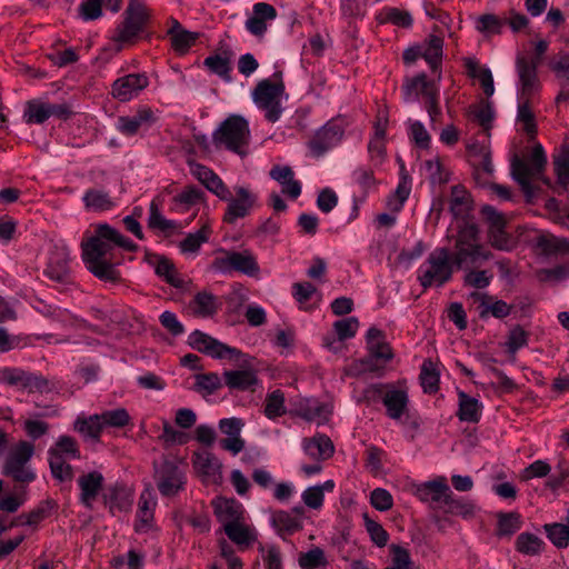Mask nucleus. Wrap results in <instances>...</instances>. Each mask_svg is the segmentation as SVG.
<instances>
[{
    "instance_id": "9",
    "label": "nucleus",
    "mask_w": 569,
    "mask_h": 569,
    "mask_svg": "<svg viewBox=\"0 0 569 569\" xmlns=\"http://www.w3.org/2000/svg\"><path fill=\"white\" fill-rule=\"evenodd\" d=\"M150 19V11L142 0H130L123 13V21L116 31V41L132 42L141 32Z\"/></svg>"
},
{
    "instance_id": "16",
    "label": "nucleus",
    "mask_w": 569,
    "mask_h": 569,
    "mask_svg": "<svg viewBox=\"0 0 569 569\" xmlns=\"http://www.w3.org/2000/svg\"><path fill=\"white\" fill-rule=\"evenodd\" d=\"M218 427L220 432L227 436V438L221 439L219 442L221 449L233 456L240 453L246 447V441L241 438L244 421L237 417L223 418L219 421Z\"/></svg>"
},
{
    "instance_id": "17",
    "label": "nucleus",
    "mask_w": 569,
    "mask_h": 569,
    "mask_svg": "<svg viewBox=\"0 0 569 569\" xmlns=\"http://www.w3.org/2000/svg\"><path fill=\"white\" fill-rule=\"evenodd\" d=\"M342 127L335 121H329L316 132L315 137L309 141L308 146L311 153L319 158L323 156L328 150L336 147L342 140Z\"/></svg>"
},
{
    "instance_id": "62",
    "label": "nucleus",
    "mask_w": 569,
    "mask_h": 569,
    "mask_svg": "<svg viewBox=\"0 0 569 569\" xmlns=\"http://www.w3.org/2000/svg\"><path fill=\"white\" fill-rule=\"evenodd\" d=\"M443 40L438 36H430L428 46L422 51V58L428 62L431 69H436L442 57Z\"/></svg>"
},
{
    "instance_id": "18",
    "label": "nucleus",
    "mask_w": 569,
    "mask_h": 569,
    "mask_svg": "<svg viewBox=\"0 0 569 569\" xmlns=\"http://www.w3.org/2000/svg\"><path fill=\"white\" fill-rule=\"evenodd\" d=\"M70 250L66 244H54L49 254L44 274L57 282L68 283L70 280Z\"/></svg>"
},
{
    "instance_id": "60",
    "label": "nucleus",
    "mask_w": 569,
    "mask_h": 569,
    "mask_svg": "<svg viewBox=\"0 0 569 569\" xmlns=\"http://www.w3.org/2000/svg\"><path fill=\"white\" fill-rule=\"evenodd\" d=\"M216 512L224 525L227 521H240L243 516V508L236 500H224L217 507Z\"/></svg>"
},
{
    "instance_id": "26",
    "label": "nucleus",
    "mask_w": 569,
    "mask_h": 569,
    "mask_svg": "<svg viewBox=\"0 0 569 569\" xmlns=\"http://www.w3.org/2000/svg\"><path fill=\"white\" fill-rule=\"evenodd\" d=\"M148 228L163 233L166 237L173 234L181 228V224L176 220L167 219L160 209V203L153 199L149 206V216L147 221Z\"/></svg>"
},
{
    "instance_id": "40",
    "label": "nucleus",
    "mask_w": 569,
    "mask_h": 569,
    "mask_svg": "<svg viewBox=\"0 0 569 569\" xmlns=\"http://www.w3.org/2000/svg\"><path fill=\"white\" fill-rule=\"evenodd\" d=\"M297 413L307 421H316L320 423L327 420L329 410L325 405L316 399H306L299 403Z\"/></svg>"
},
{
    "instance_id": "31",
    "label": "nucleus",
    "mask_w": 569,
    "mask_h": 569,
    "mask_svg": "<svg viewBox=\"0 0 569 569\" xmlns=\"http://www.w3.org/2000/svg\"><path fill=\"white\" fill-rule=\"evenodd\" d=\"M303 450L307 456L317 461L326 460L335 452L331 439L325 435H317L310 439H305Z\"/></svg>"
},
{
    "instance_id": "55",
    "label": "nucleus",
    "mask_w": 569,
    "mask_h": 569,
    "mask_svg": "<svg viewBox=\"0 0 569 569\" xmlns=\"http://www.w3.org/2000/svg\"><path fill=\"white\" fill-rule=\"evenodd\" d=\"M521 517L517 512L500 513L498 517L497 536L510 537L521 528Z\"/></svg>"
},
{
    "instance_id": "12",
    "label": "nucleus",
    "mask_w": 569,
    "mask_h": 569,
    "mask_svg": "<svg viewBox=\"0 0 569 569\" xmlns=\"http://www.w3.org/2000/svg\"><path fill=\"white\" fill-rule=\"evenodd\" d=\"M481 213L488 222V239L490 244L501 251H510L515 247L512 237L506 231L507 219L492 206H485Z\"/></svg>"
},
{
    "instance_id": "33",
    "label": "nucleus",
    "mask_w": 569,
    "mask_h": 569,
    "mask_svg": "<svg viewBox=\"0 0 569 569\" xmlns=\"http://www.w3.org/2000/svg\"><path fill=\"white\" fill-rule=\"evenodd\" d=\"M459 409L457 416L460 421L478 422L481 417L482 405L478 399L470 397L465 391H458Z\"/></svg>"
},
{
    "instance_id": "29",
    "label": "nucleus",
    "mask_w": 569,
    "mask_h": 569,
    "mask_svg": "<svg viewBox=\"0 0 569 569\" xmlns=\"http://www.w3.org/2000/svg\"><path fill=\"white\" fill-rule=\"evenodd\" d=\"M271 525L277 533L286 540L287 537H290L302 529V519L292 516L288 511L277 510L271 515Z\"/></svg>"
},
{
    "instance_id": "10",
    "label": "nucleus",
    "mask_w": 569,
    "mask_h": 569,
    "mask_svg": "<svg viewBox=\"0 0 569 569\" xmlns=\"http://www.w3.org/2000/svg\"><path fill=\"white\" fill-rule=\"evenodd\" d=\"M153 478L161 496L172 497L186 485V472L173 459H163L161 462L153 463Z\"/></svg>"
},
{
    "instance_id": "5",
    "label": "nucleus",
    "mask_w": 569,
    "mask_h": 569,
    "mask_svg": "<svg viewBox=\"0 0 569 569\" xmlns=\"http://www.w3.org/2000/svg\"><path fill=\"white\" fill-rule=\"evenodd\" d=\"M547 164V156L541 144L532 148L529 161L523 160L518 154L511 158V176L521 187L526 196L531 197L533 188L531 179L540 178Z\"/></svg>"
},
{
    "instance_id": "43",
    "label": "nucleus",
    "mask_w": 569,
    "mask_h": 569,
    "mask_svg": "<svg viewBox=\"0 0 569 569\" xmlns=\"http://www.w3.org/2000/svg\"><path fill=\"white\" fill-rule=\"evenodd\" d=\"M224 381L230 389L248 390L258 380L254 372L250 370H232L224 372Z\"/></svg>"
},
{
    "instance_id": "20",
    "label": "nucleus",
    "mask_w": 569,
    "mask_h": 569,
    "mask_svg": "<svg viewBox=\"0 0 569 569\" xmlns=\"http://www.w3.org/2000/svg\"><path fill=\"white\" fill-rule=\"evenodd\" d=\"M149 84L144 73H130L118 78L112 83V96L121 102L130 101Z\"/></svg>"
},
{
    "instance_id": "47",
    "label": "nucleus",
    "mask_w": 569,
    "mask_h": 569,
    "mask_svg": "<svg viewBox=\"0 0 569 569\" xmlns=\"http://www.w3.org/2000/svg\"><path fill=\"white\" fill-rule=\"evenodd\" d=\"M190 307L196 316L211 317L217 312L216 297L209 292H198L190 303Z\"/></svg>"
},
{
    "instance_id": "50",
    "label": "nucleus",
    "mask_w": 569,
    "mask_h": 569,
    "mask_svg": "<svg viewBox=\"0 0 569 569\" xmlns=\"http://www.w3.org/2000/svg\"><path fill=\"white\" fill-rule=\"evenodd\" d=\"M446 506H448L451 513L461 516L463 519L473 518L478 511V507L475 502L463 498L455 497L452 491L450 492V498L447 499Z\"/></svg>"
},
{
    "instance_id": "8",
    "label": "nucleus",
    "mask_w": 569,
    "mask_h": 569,
    "mask_svg": "<svg viewBox=\"0 0 569 569\" xmlns=\"http://www.w3.org/2000/svg\"><path fill=\"white\" fill-rule=\"evenodd\" d=\"M211 269L223 274L240 272L249 277H254L260 271L256 257L249 250L226 249L217 251L211 262Z\"/></svg>"
},
{
    "instance_id": "59",
    "label": "nucleus",
    "mask_w": 569,
    "mask_h": 569,
    "mask_svg": "<svg viewBox=\"0 0 569 569\" xmlns=\"http://www.w3.org/2000/svg\"><path fill=\"white\" fill-rule=\"evenodd\" d=\"M168 34L171 39V46L174 51L184 53L187 52L198 39V33L190 32L187 30L177 31V30H168Z\"/></svg>"
},
{
    "instance_id": "64",
    "label": "nucleus",
    "mask_w": 569,
    "mask_h": 569,
    "mask_svg": "<svg viewBox=\"0 0 569 569\" xmlns=\"http://www.w3.org/2000/svg\"><path fill=\"white\" fill-rule=\"evenodd\" d=\"M555 171L558 183L566 188L569 184V148H565L555 159Z\"/></svg>"
},
{
    "instance_id": "52",
    "label": "nucleus",
    "mask_w": 569,
    "mask_h": 569,
    "mask_svg": "<svg viewBox=\"0 0 569 569\" xmlns=\"http://www.w3.org/2000/svg\"><path fill=\"white\" fill-rule=\"evenodd\" d=\"M531 99H519L517 120L523 124V131L528 136L533 137L537 133V123L530 107Z\"/></svg>"
},
{
    "instance_id": "54",
    "label": "nucleus",
    "mask_w": 569,
    "mask_h": 569,
    "mask_svg": "<svg viewBox=\"0 0 569 569\" xmlns=\"http://www.w3.org/2000/svg\"><path fill=\"white\" fill-rule=\"evenodd\" d=\"M263 412L269 419H276L286 413L284 393L280 389L267 395Z\"/></svg>"
},
{
    "instance_id": "53",
    "label": "nucleus",
    "mask_w": 569,
    "mask_h": 569,
    "mask_svg": "<svg viewBox=\"0 0 569 569\" xmlns=\"http://www.w3.org/2000/svg\"><path fill=\"white\" fill-rule=\"evenodd\" d=\"M530 333L520 325L513 326L507 336L505 347L508 353L516 355L518 350L526 347L529 341Z\"/></svg>"
},
{
    "instance_id": "61",
    "label": "nucleus",
    "mask_w": 569,
    "mask_h": 569,
    "mask_svg": "<svg viewBox=\"0 0 569 569\" xmlns=\"http://www.w3.org/2000/svg\"><path fill=\"white\" fill-rule=\"evenodd\" d=\"M463 284L476 289L487 288L493 276L488 270H477V268L465 269Z\"/></svg>"
},
{
    "instance_id": "1",
    "label": "nucleus",
    "mask_w": 569,
    "mask_h": 569,
    "mask_svg": "<svg viewBox=\"0 0 569 569\" xmlns=\"http://www.w3.org/2000/svg\"><path fill=\"white\" fill-rule=\"evenodd\" d=\"M81 257L87 269L98 279L118 282L120 273L114 260V249L121 248L134 252L138 246L108 223L96 226L91 236L81 241Z\"/></svg>"
},
{
    "instance_id": "2",
    "label": "nucleus",
    "mask_w": 569,
    "mask_h": 569,
    "mask_svg": "<svg viewBox=\"0 0 569 569\" xmlns=\"http://www.w3.org/2000/svg\"><path fill=\"white\" fill-rule=\"evenodd\" d=\"M492 258V252L480 242V232L473 221H463L457 226L453 250L450 259L457 269L479 268Z\"/></svg>"
},
{
    "instance_id": "44",
    "label": "nucleus",
    "mask_w": 569,
    "mask_h": 569,
    "mask_svg": "<svg viewBox=\"0 0 569 569\" xmlns=\"http://www.w3.org/2000/svg\"><path fill=\"white\" fill-rule=\"evenodd\" d=\"M567 523H547L543 529L548 539L559 549L567 548L569 545V510L566 516Z\"/></svg>"
},
{
    "instance_id": "37",
    "label": "nucleus",
    "mask_w": 569,
    "mask_h": 569,
    "mask_svg": "<svg viewBox=\"0 0 569 569\" xmlns=\"http://www.w3.org/2000/svg\"><path fill=\"white\" fill-rule=\"evenodd\" d=\"M73 429L86 440L99 441L103 425L99 415H92L88 418L78 417L73 423Z\"/></svg>"
},
{
    "instance_id": "48",
    "label": "nucleus",
    "mask_w": 569,
    "mask_h": 569,
    "mask_svg": "<svg viewBox=\"0 0 569 569\" xmlns=\"http://www.w3.org/2000/svg\"><path fill=\"white\" fill-rule=\"evenodd\" d=\"M420 383L426 393H436L439 389V372L436 365L427 359L423 361L420 371Z\"/></svg>"
},
{
    "instance_id": "30",
    "label": "nucleus",
    "mask_w": 569,
    "mask_h": 569,
    "mask_svg": "<svg viewBox=\"0 0 569 569\" xmlns=\"http://www.w3.org/2000/svg\"><path fill=\"white\" fill-rule=\"evenodd\" d=\"M270 177L282 186V192L291 199H297L301 193V183L295 180V173L288 166H274L270 170Z\"/></svg>"
},
{
    "instance_id": "51",
    "label": "nucleus",
    "mask_w": 569,
    "mask_h": 569,
    "mask_svg": "<svg viewBox=\"0 0 569 569\" xmlns=\"http://www.w3.org/2000/svg\"><path fill=\"white\" fill-rule=\"evenodd\" d=\"M549 68L561 87L569 86V52H559L549 61Z\"/></svg>"
},
{
    "instance_id": "34",
    "label": "nucleus",
    "mask_w": 569,
    "mask_h": 569,
    "mask_svg": "<svg viewBox=\"0 0 569 569\" xmlns=\"http://www.w3.org/2000/svg\"><path fill=\"white\" fill-rule=\"evenodd\" d=\"M50 118L49 102L31 99L24 104L22 119L27 124H42Z\"/></svg>"
},
{
    "instance_id": "4",
    "label": "nucleus",
    "mask_w": 569,
    "mask_h": 569,
    "mask_svg": "<svg viewBox=\"0 0 569 569\" xmlns=\"http://www.w3.org/2000/svg\"><path fill=\"white\" fill-rule=\"evenodd\" d=\"M453 267L449 249L436 248L418 268L417 279L425 289L441 287L451 279Z\"/></svg>"
},
{
    "instance_id": "42",
    "label": "nucleus",
    "mask_w": 569,
    "mask_h": 569,
    "mask_svg": "<svg viewBox=\"0 0 569 569\" xmlns=\"http://www.w3.org/2000/svg\"><path fill=\"white\" fill-rule=\"evenodd\" d=\"M297 561L300 569H325L329 565L326 552L320 547L299 552Z\"/></svg>"
},
{
    "instance_id": "23",
    "label": "nucleus",
    "mask_w": 569,
    "mask_h": 569,
    "mask_svg": "<svg viewBox=\"0 0 569 569\" xmlns=\"http://www.w3.org/2000/svg\"><path fill=\"white\" fill-rule=\"evenodd\" d=\"M469 298L472 299L475 302L480 303V318H486L489 315H491L497 319H503L508 317L512 310L511 305H508L506 301L499 300L486 292L473 291L469 295Z\"/></svg>"
},
{
    "instance_id": "28",
    "label": "nucleus",
    "mask_w": 569,
    "mask_h": 569,
    "mask_svg": "<svg viewBox=\"0 0 569 569\" xmlns=\"http://www.w3.org/2000/svg\"><path fill=\"white\" fill-rule=\"evenodd\" d=\"M471 208L472 200L467 189L461 184L453 186L451 188L450 211L455 218L460 219L458 224L463 223V221H469L467 217Z\"/></svg>"
},
{
    "instance_id": "3",
    "label": "nucleus",
    "mask_w": 569,
    "mask_h": 569,
    "mask_svg": "<svg viewBox=\"0 0 569 569\" xmlns=\"http://www.w3.org/2000/svg\"><path fill=\"white\" fill-rule=\"evenodd\" d=\"M250 141L249 122L240 114H229L212 132V142L216 148L226 149L241 158L248 156Z\"/></svg>"
},
{
    "instance_id": "11",
    "label": "nucleus",
    "mask_w": 569,
    "mask_h": 569,
    "mask_svg": "<svg viewBox=\"0 0 569 569\" xmlns=\"http://www.w3.org/2000/svg\"><path fill=\"white\" fill-rule=\"evenodd\" d=\"M229 199L223 214V222L234 224L239 219L248 217L258 207V194L244 186H236L233 193L229 190Z\"/></svg>"
},
{
    "instance_id": "27",
    "label": "nucleus",
    "mask_w": 569,
    "mask_h": 569,
    "mask_svg": "<svg viewBox=\"0 0 569 569\" xmlns=\"http://www.w3.org/2000/svg\"><path fill=\"white\" fill-rule=\"evenodd\" d=\"M103 502L111 513L128 511L132 505V496L124 486L116 483L103 495Z\"/></svg>"
},
{
    "instance_id": "36",
    "label": "nucleus",
    "mask_w": 569,
    "mask_h": 569,
    "mask_svg": "<svg viewBox=\"0 0 569 569\" xmlns=\"http://www.w3.org/2000/svg\"><path fill=\"white\" fill-rule=\"evenodd\" d=\"M231 57L232 52L230 50H224L221 53H214L208 56L203 64L207 67L212 73L219 76L226 81L231 80L230 71H231Z\"/></svg>"
},
{
    "instance_id": "22",
    "label": "nucleus",
    "mask_w": 569,
    "mask_h": 569,
    "mask_svg": "<svg viewBox=\"0 0 569 569\" xmlns=\"http://www.w3.org/2000/svg\"><path fill=\"white\" fill-rule=\"evenodd\" d=\"M451 489L443 476L437 477L431 481L422 482L416 486L415 495L422 501L433 505H446L447 499L450 498Z\"/></svg>"
},
{
    "instance_id": "15",
    "label": "nucleus",
    "mask_w": 569,
    "mask_h": 569,
    "mask_svg": "<svg viewBox=\"0 0 569 569\" xmlns=\"http://www.w3.org/2000/svg\"><path fill=\"white\" fill-rule=\"evenodd\" d=\"M403 99L407 102L418 99L419 94L427 98V111L431 119L440 114L438 107L437 93L433 84L428 81L425 73L418 74L402 87Z\"/></svg>"
},
{
    "instance_id": "39",
    "label": "nucleus",
    "mask_w": 569,
    "mask_h": 569,
    "mask_svg": "<svg viewBox=\"0 0 569 569\" xmlns=\"http://www.w3.org/2000/svg\"><path fill=\"white\" fill-rule=\"evenodd\" d=\"M369 355L366 359L362 360V363L370 371H376L379 369V361L383 363L390 361L393 357L391 348L388 343L383 341H377L372 345L368 346Z\"/></svg>"
},
{
    "instance_id": "6",
    "label": "nucleus",
    "mask_w": 569,
    "mask_h": 569,
    "mask_svg": "<svg viewBox=\"0 0 569 569\" xmlns=\"http://www.w3.org/2000/svg\"><path fill=\"white\" fill-rule=\"evenodd\" d=\"M278 81L270 79L260 80L252 91V100L257 107L264 111V117L269 122H276L280 119L283 111L281 98L284 93V83L281 80V72H276Z\"/></svg>"
},
{
    "instance_id": "58",
    "label": "nucleus",
    "mask_w": 569,
    "mask_h": 569,
    "mask_svg": "<svg viewBox=\"0 0 569 569\" xmlns=\"http://www.w3.org/2000/svg\"><path fill=\"white\" fill-rule=\"evenodd\" d=\"M507 19H501L496 14L487 13L477 19L476 29L483 34H499Z\"/></svg>"
},
{
    "instance_id": "46",
    "label": "nucleus",
    "mask_w": 569,
    "mask_h": 569,
    "mask_svg": "<svg viewBox=\"0 0 569 569\" xmlns=\"http://www.w3.org/2000/svg\"><path fill=\"white\" fill-rule=\"evenodd\" d=\"M194 467L207 477L216 478L221 473V463L211 452H199L194 453L193 457Z\"/></svg>"
},
{
    "instance_id": "7",
    "label": "nucleus",
    "mask_w": 569,
    "mask_h": 569,
    "mask_svg": "<svg viewBox=\"0 0 569 569\" xmlns=\"http://www.w3.org/2000/svg\"><path fill=\"white\" fill-rule=\"evenodd\" d=\"M34 453V446L20 440L8 452L2 467V475L12 478L16 482L30 483L36 473L28 466Z\"/></svg>"
},
{
    "instance_id": "25",
    "label": "nucleus",
    "mask_w": 569,
    "mask_h": 569,
    "mask_svg": "<svg viewBox=\"0 0 569 569\" xmlns=\"http://www.w3.org/2000/svg\"><path fill=\"white\" fill-rule=\"evenodd\" d=\"M382 403L386 407L387 416L392 420H399L408 409V392L406 389H396L389 385L382 397Z\"/></svg>"
},
{
    "instance_id": "41",
    "label": "nucleus",
    "mask_w": 569,
    "mask_h": 569,
    "mask_svg": "<svg viewBox=\"0 0 569 569\" xmlns=\"http://www.w3.org/2000/svg\"><path fill=\"white\" fill-rule=\"evenodd\" d=\"M48 456L59 457L61 459H79L80 449L74 438L70 436H60L54 446L48 450Z\"/></svg>"
},
{
    "instance_id": "24",
    "label": "nucleus",
    "mask_w": 569,
    "mask_h": 569,
    "mask_svg": "<svg viewBox=\"0 0 569 569\" xmlns=\"http://www.w3.org/2000/svg\"><path fill=\"white\" fill-rule=\"evenodd\" d=\"M104 478L99 471H91L78 478L80 488V502L88 509H92L93 501L102 489Z\"/></svg>"
},
{
    "instance_id": "13",
    "label": "nucleus",
    "mask_w": 569,
    "mask_h": 569,
    "mask_svg": "<svg viewBox=\"0 0 569 569\" xmlns=\"http://www.w3.org/2000/svg\"><path fill=\"white\" fill-rule=\"evenodd\" d=\"M0 380L22 391L43 392L48 389V380L41 376L21 368L6 367L0 370Z\"/></svg>"
},
{
    "instance_id": "63",
    "label": "nucleus",
    "mask_w": 569,
    "mask_h": 569,
    "mask_svg": "<svg viewBox=\"0 0 569 569\" xmlns=\"http://www.w3.org/2000/svg\"><path fill=\"white\" fill-rule=\"evenodd\" d=\"M158 438L166 447L173 445H184L189 440V437L186 432L173 428L168 420H163L162 433Z\"/></svg>"
},
{
    "instance_id": "56",
    "label": "nucleus",
    "mask_w": 569,
    "mask_h": 569,
    "mask_svg": "<svg viewBox=\"0 0 569 569\" xmlns=\"http://www.w3.org/2000/svg\"><path fill=\"white\" fill-rule=\"evenodd\" d=\"M363 522L371 542L378 548L386 547L389 541V533L387 530L378 521L371 519L368 513L363 515Z\"/></svg>"
},
{
    "instance_id": "35",
    "label": "nucleus",
    "mask_w": 569,
    "mask_h": 569,
    "mask_svg": "<svg viewBox=\"0 0 569 569\" xmlns=\"http://www.w3.org/2000/svg\"><path fill=\"white\" fill-rule=\"evenodd\" d=\"M82 200L86 209L93 212L108 211L116 206L110 194L100 189H88Z\"/></svg>"
},
{
    "instance_id": "38",
    "label": "nucleus",
    "mask_w": 569,
    "mask_h": 569,
    "mask_svg": "<svg viewBox=\"0 0 569 569\" xmlns=\"http://www.w3.org/2000/svg\"><path fill=\"white\" fill-rule=\"evenodd\" d=\"M223 531L228 538L239 546H249L256 540V533L248 526L240 521H227Z\"/></svg>"
},
{
    "instance_id": "32",
    "label": "nucleus",
    "mask_w": 569,
    "mask_h": 569,
    "mask_svg": "<svg viewBox=\"0 0 569 569\" xmlns=\"http://www.w3.org/2000/svg\"><path fill=\"white\" fill-rule=\"evenodd\" d=\"M467 150L476 169H482L488 174L493 172L489 141L470 142L467 144Z\"/></svg>"
},
{
    "instance_id": "45",
    "label": "nucleus",
    "mask_w": 569,
    "mask_h": 569,
    "mask_svg": "<svg viewBox=\"0 0 569 569\" xmlns=\"http://www.w3.org/2000/svg\"><path fill=\"white\" fill-rule=\"evenodd\" d=\"M543 547V540L530 532H521L515 542L516 550L525 556H537L541 553Z\"/></svg>"
},
{
    "instance_id": "57",
    "label": "nucleus",
    "mask_w": 569,
    "mask_h": 569,
    "mask_svg": "<svg viewBox=\"0 0 569 569\" xmlns=\"http://www.w3.org/2000/svg\"><path fill=\"white\" fill-rule=\"evenodd\" d=\"M54 508L56 502L53 500H43L33 510H31L27 515L20 516V519L24 518V520L21 523L27 526H36L46 518H48Z\"/></svg>"
},
{
    "instance_id": "14",
    "label": "nucleus",
    "mask_w": 569,
    "mask_h": 569,
    "mask_svg": "<svg viewBox=\"0 0 569 569\" xmlns=\"http://www.w3.org/2000/svg\"><path fill=\"white\" fill-rule=\"evenodd\" d=\"M188 343L192 349L216 359H233L240 353L238 349L230 347L200 330H194L189 335Z\"/></svg>"
},
{
    "instance_id": "49",
    "label": "nucleus",
    "mask_w": 569,
    "mask_h": 569,
    "mask_svg": "<svg viewBox=\"0 0 569 569\" xmlns=\"http://www.w3.org/2000/svg\"><path fill=\"white\" fill-rule=\"evenodd\" d=\"M391 562L383 569H419L411 559L410 552L402 546L392 543L389 547Z\"/></svg>"
},
{
    "instance_id": "21",
    "label": "nucleus",
    "mask_w": 569,
    "mask_h": 569,
    "mask_svg": "<svg viewBox=\"0 0 569 569\" xmlns=\"http://www.w3.org/2000/svg\"><path fill=\"white\" fill-rule=\"evenodd\" d=\"M157 117L154 111L147 106L138 108L132 116H122L118 118L117 129L124 136L131 137L139 132L141 129H149L156 123Z\"/></svg>"
},
{
    "instance_id": "19",
    "label": "nucleus",
    "mask_w": 569,
    "mask_h": 569,
    "mask_svg": "<svg viewBox=\"0 0 569 569\" xmlns=\"http://www.w3.org/2000/svg\"><path fill=\"white\" fill-rule=\"evenodd\" d=\"M538 67L537 61H529L528 57H517L516 69L520 84L519 99L532 98L539 90Z\"/></svg>"
}]
</instances>
